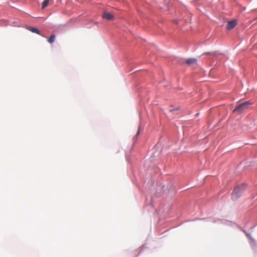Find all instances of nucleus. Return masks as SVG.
<instances>
[{
  "instance_id": "f257e3e1",
  "label": "nucleus",
  "mask_w": 257,
  "mask_h": 257,
  "mask_svg": "<svg viewBox=\"0 0 257 257\" xmlns=\"http://www.w3.org/2000/svg\"><path fill=\"white\" fill-rule=\"evenodd\" d=\"M245 188V185L243 184L235 187L232 194V199L235 200L239 198L242 194Z\"/></svg>"
},
{
  "instance_id": "f03ea898",
  "label": "nucleus",
  "mask_w": 257,
  "mask_h": 257,
  "mask_svg": "<svg viewBox=\"0 0 257 257\" xmlns=\"http://www.w3.org/2000/svg\"><path fill=\"white\" fill-rule=\"evenodd\" d=\"M250 104V102H249V101H246L245 102L241 103L234 108V109L233 110V112H238V113H240L244 109H245Z\"/></svg>"
},
{
  "instance_id": "7ed1b4c3",
  "label": "nucleus",
  "mask_w": 257,
  "mask_h": 257,
  "mask_svg": "<svg viewBox=\"0 0 257 257\" xmlns=\"http://www.w3.org/2000/svg\"><path fill=\"white\" fill-rule=\"evenodd\" d=\"M237 25V21L235 20L229 21L226 26V29L228 30L232 29Z\"/></svg>"
},
{
  "instance_id": "20e7f679",
  "label": "nucleus",
  "mask_w": 257,
  "mask_h": 257,
  "mask_svg": "<svg viewBox=\"0 0 257 257\" xmlns=\"http://www.w3.org/2000/svg\"><path fill=\"white\" fill-rule=\"evenodd\" d=\"M102 18L107 20H112L114 18V16L109 12H104L102 15Z\"/></svg>"
},
{
  "instance_id": "39448f33",
  "label": "nucleus",
  "mask_w": 257,
  "mask_h": 257,
  "mask_svg": "<svg viewBox=\"0 0 257 257\" xmlns=\"http://www.w3.org/2000/svg\"><path fill=\"white\" fill-rule=\"evenodd\" d=\"M27 29L29 31H30L31 32H33V33H36L37 34H39V35H40L43 36V35H42L41 34L40 31L37 28L32 27H28Z\"/></svg>"
},
{
  "instance_id": "423d86ee",
  "label": "nucleus",
  "mask_w": 257,
  "mask_h": 257,
  "mask_svg": "<svg viewBox=\"0 0 257 257\" xmlns=\"http://www.w3.org/2000/svg\"><path fill=\"white\" fill-rule=\"evenodd\" d=\"M185 62L186 64L188 65H191L196 63L197 62V59L195 58H189L186 60Z\"/></svg>"
},
{
  "instance_id": "0eeeda50",
  "label": "nucleus",
  "mask_w": 257,
  "mask_h": 257,
  "mask_svg": "<svg viewBox=\"0 0 257 257\" xmlns=\"http://www.w3.org/2000/svg\"><path fill=\"white\" fill-rule=\"evenodd\" d=\"M55 37L56 36L54 34L51 35L50 38L48 39V42L50 44L53 43L55 40Z\"/></svg>"
},
{
  "instance_id": "6e6552de",
  "label": "nucleus",
  "mask_w": 257,
  "mask_h": 257,
  "mask_svg": "<svg viewBox=\"0 0 257 257\" xmlns=\"http://www.w3.org/2000/svg\"><path fill=\"white\" fill-rule=\"evenodd\" d=\"M49 0H45L43 3H42V9H44L46 7H47L48 5V3H49Z\"/></svg>"
},
{
  "instance_id": "1a4fd4ad",
  "label": "nucleus",
  "mask_w": 257,
  "mask_h": 257,
  "mask_svg": "<svg viewBox=\"0 0 257 257\" xmlns=\"http://www.w3.org/2000/svg\"><path fill=\"white\" fill-rule=\"evenodd\" d=\"M205 54H206V55H214L215 53L213 52V53H211V52H206L205 53H204Z\"/></svg>"
},
{
  "instance_id": "9d476101",
  "label": "nucleus",
  "mask_w": 257,
  "mask_h": 257,
  "mask_svg": "<svg viewBox=\"0 0 257 257\" xmlns=\"http://www.w3.org/2000/svg\"><path fill=\"white\" fill-rule=\"evenodd\" d=\"M139 134H140V130L139 129V130H138V132H137V133L136 135V137H137V136H139Z\"/></svg>"
}]
</instances>
